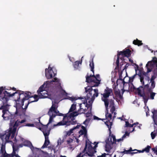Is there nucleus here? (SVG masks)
<instances>
[{"label":"nucleus","instance_id":"052dcab7","mask_svg":"<svg viewBox=\"0 0 157 157\" xmlns=\"http://www.w3.org/2000/svg\"><path fill=\"white\" fill-rule=\"evenodd\" d=\"M81 126V125L80 124V125H77L76 127H74L73 128L74 130V129H75L79 128V127H80Z\"/></svg>","mask_w":157,"mask_h":157},{"label":"nucleus","instance_id":"393cba45","mask_svg":"<svg viewBox=\"0 0 157 157\" xmlns=\"http://www.w3.org/2000/svg\"><path fill=\"white\" fill-rule=\"evenodd\" d=\"M23 145L29 147L31 149L34 148L31 143L29 141L26 140L23 142Z\"/></svg>","mask_w":157,"mask_h":157},{"label":"nucleus","instance_id":"4c0bfd02","mask_svg":"<svg viewBox=\"0 0 157 157\" xmlns=\"http://www.w3.org/2000/svg\"><path fill=\"white\" fill-rule=\"evenodd\" d=\"M82 63V60L81 61H77L75 62L74 64V67L75 68H78L80 64H81Z\"/></svg>","mask_w":157,"mask_h":157},{"label":"nucleus","instance_id":"680f3d73","mask_svg":"<svg viewBox=\"0 0 157 157\" xmlns=\"http://www.w3.org/2000/svg\"><path fill=\"white\" fill-rule=\"evenodd\" d=\"M123 94V93L122 95L121 94H119V95H118V96L119 97V99L121 100H122V99H123V96H122Z\"/></svg>","mask_w":157,"mask_h":157},{"label":"nucleus","instance_id":"8fccbe9b","mask_svg":"<svg viewBox=\"0 0 157 157\" xmlns=\"http://www.w3.org/2000/svg\"><path fill=\"white\" fill-rule=\"evenodd\" d=\"M132 124H131L130 123H129V122L128 121H126L125 122V127H132L131 126L132 125Z\"/></svg>","mask_w":157,"mask_h":157},{"label":"nucleus","instance_id":"473e14b6","mask_svg":"<svg viewBox=\"0 0 157 157\" xmlns=\"http://www.w3.org/2000/svg\"><path fill=\"white\" fill-rule=\"evenodd\" d=\"M35 124L36 127L40 130H41L42 127L44 125L41 122H36Z\"/></svg>","mask_w":157,"mask_h":157},{"label":"nucleus","instance_id":"de8ad7c7","mask_svg":"<svg viewBox=\"0 0 157 157\" xmlns=\"http://www.w3.org/2000/svg\"><path fill=\"white\" fill-rule=\"evenodd\" d=\"M90 118H88L86 119L85 121L83 122V124L85 125H87L88 124V123L90 121Z\"/></svg>","mask_w":157,"mask_h":157},{"label":"nucleus","instance_id":"79ce46f5","mask_svg":"<svg viewBox=\"0 0 157 157\" xmlns=\"http://www.w3.org/2000/svg\"><path fill=\"white\" fill-rule=\"evenodd\" d=\"M156 94L155 93L153 92H151L150 93V98L151 99L153 100L154 99V97Z\"/></svg>","mask_w":157,"mask_h":157},{"label":"nucleus","instance_id":"69168bd1","mask_svg":"<svg viewBox=\"0 0 157 157\" xmlns=\"http://www.w3.org/2000/svg\"><path fill=\"white\" fill-rule=\"evenodd\" d=\"M129 65H128V64L127 63L126 65H125V66H124V68L123 69V71L124 70V69H126L127 68V67H128V66Z\"/></svg>","mask_w":157,"mask_h":157},{"label":"nucleus","instance_id":"39448f33","mask_svg":"<svg viewBox=\"0 0 157 157\" xmlns=\"http://www.w3.org/2000/svg\"><path fill=\"white\" fill-rule=\"evenodd\" d=\"M143 88V86H140L138 88H136L135 87L132 83H130V86L129 87V91L133 92L136 94H137L140 96L142 97L144 100V102L146 105L147 101L149 99L148 96H146L145 93L144 92L143 93H141L142 90L141 88Z\"/></svg>","mask_w":157,"mask_h":157},{"label":"nucleus","instance_id":"603ef678","mask_svg":"<svg viewBox=\"0 0 157 157\" xmlns=\"http://www.w3.org/2000/svg\"><path fill=\"white\" fill-rule=\"evenodd\" d=\"M122 71H121L119 74V80L121 81L123 83V81H124V79H123L122 78Z\"/></svg>","mask_w":157,"mask_h":157},{"label":"nucleus","instance_id":"1a4fd4ad","mask_svg":"<svg viewBox=\"0 0 157 157\" xmlns=\"http://www.w3.org/2000/svg\"><path fill=\"white\" fill-rule=\"evenodd\" d=\"M49 86L48 84L46 82H45L44 84L40 87L37 92L39 95L40 98H44L46 97V96L43 95L42 94L43 93H41V92L45 91V88L48 87Z\"/></svg>","mask_w":157,"mask_h":157},{"label":"nucleus","instance_id":"0eeeda50","mask_svg":"<svg viewBox=\"0 0 157 157\" xmlns=\"http://www.w3.org/2000/svg\"><path fill=\"white\" fill-rule=\"evenodd\" d=\"M58 106H56V103H52V105L49 109L48 114L49 116L50 117L48 121V124L51 123L53 121V118L56 117V115L53 114V113H56V110Z\"/></svg>","mask_w":157,"mask_h":157},{"label":"nucleus","instance_id":"4468645a","mask_svg":"<svg viewBox=\"0 0 157 157\" xmlns=\"http://www.w3.org/2000/svg\"><path fill=\"white\" fill-rule=\"evenodd\" d=\"M149 65L151 67H155L156 69H157V58L155 57H154L151 61H148L146 64V67L147 68V73L151 71V70L148 67Z\"/></svg>","mask_w":157,"mask_h":157},{"label":"nucleus","instance_id":"f704fd0d","mask_svg":"<svg viewBox=\"0 0 157 157\" xmlns=\"http://www.w3.org/2000/svg\"><path fill=\"white\" fill-rule=\"evenodd\" d=\"M60 93L63 96H65L66 97L64 98V99H65V98H67L69 97L67 96L68 94L65 91V90H63V89H62L60 90Z\"/></svg>","mask_w":157,"mask_h":157},{"label":"nucleus","instance_id":"5701e85b","mask_svg":"<svg viewBox=\"0 0 157 157\" xmlns=\"http://www.w3.org/2000/svg\"><path fill=\"white\" fill-rule=\"evenodd\" d=\"M109 107L111 108L110 110V112L111 113L113 114L115 110L114 101L112 99H110L109 100Z\"/></svg>","mask_w":157,"mask_h":157},{"label":"nucleus","instance_id":"423d86ee","mask_svg":"<svg viewBox=\"0 0 157 157\" xmlns=\"http://www.w3.org/2000/svg\"><path fill=\"white\" fill-rule=\"evenodd\" d=\"M112 92V90L111 89H109L108 87H106L104 90V92L103 94H101L103 96L101 97V100L104 102L106 109H109L108 107L109 100L108 98L109 96L111 93Z\"/></svg>","mask_w":157,"mask_h":157},{"label":"nucleus","instance_id":"cd10ccee","mask_svg":"<svg viewBox=\"0 0 157 157\" xmlns=\"http://www.w3.org/2000/svg\"><path fill=\"white\" fill-rule=\"evenodd\" d=\"M87 142H86L85 144V147L83 149V150L82 151V152L81 153H80L76 157H83L84 156H85L84 154L83 155H82L81 156V155L82 154H83L84 153H85V152H86V149L87 148Z\"/></svg>","mask_w":157,"mask_h":157},{"label":"nucleus","instance_id":"7c9ffc66","mask_svg":"<svg viewBox=\"0 0 157 157\" xmlns=\"http://www.w3.org/2000/svg\"><path fill=\"white\" fill-rule=\"evenodd\" d=\"M90 66L91 68L90 71H92L94 73V64L93 62V58L91 59V60L90 61Z\"/></svg>","mask_w":157,"mask_h":157},{"label":"nucleus","instance_id":"338daca9","mask_svg":"<svg viewBox=\"0 0 157 157\" xmlns=\"http://www.w3.org/2000/svg\"><path fill=\"white\" fill-rule=\"evenodd\" d=\"M94 120H100L101 119L96 116H94Z\"/></svg>","mask_w":157,"mask_h":157},{"label":"nucleus","instance_id":"6e6d98bb","mask_svg":"<svg viewBox=\"0 0 157 157\" xmlns=\"http://www.w3.org/2000/svg\"><path fill=\"white\" fill-rule=\"evenodd\" d=\"M39 98H38H38H34V100L33 101H30V102H31L32 103L33 102H36L38 100Z\"/></svg>","mask_w":157,"mask_h":157},{"label":"nucleus","instance_id":"49530a36","mask_svg":"<svg viewBox=\"0 0 157 157\" xmlns=\"http://www.w3.org/2000/svg\"><path fill=\"white\" fill-rule=\"evenodd\" d=\"M151 150L157 155V146H156L155 147L152 148Z\"/></svg>","mask_w":157,"mask_h":157},{"label":"nucleus","instance_id":"dca6fc26","mask_svg":"<svg viewBox=\"0 0 157 157\" xmlns=\"http://www.w3.org/2000/svg\"><path fill=\"white\" fill-rule=\"evenodd\" d=\"M131 50L128 48H126L122 51L118 52V55H121L128 58L131 54Z\"/></svg>","mask_w":157,"mask_h":157},{"label":"nucleus","instance_id":"7ed1b4c3","mask_svg":"<svg viewBox=\"0 0 157 157\" xmlns=\"http://www.w3.org/2000/svg\"><path fill=\"white\" fill-rule=\"evenodd\" d=\"M93 75H90L89 76L88 74L86 76V82L89 83H92V86L90 87L88 86L85 87L86 92V93L88 92V94L90 96H91V93L93 90L92 87H96L98 86L100 83L101 79H97L95 76L94 75V73Z\"/></svg>","mask_w":157,"mask_h":157},{"label":"nucleus","instance_id":"4be33fe9","mask_svg":"<svg viewBox=\"0 0 157 157\" xmlns=\"http://www.w3.org/2000/svg\"><path fill=\"white\" fill-rule=\"evenodd\" d=\"M123 89L122 90L123 94L125 91L127 92H129V87L130 86V84L128 82H126L123 81Z\"/></svg>","mask_w":157,"mask_h":157},{"label":"nucleus","instance_id":"412c9836","mask_svg":"<svg viewBox=\"0 0 157 157\" xmlns=\"http://www.w3.org/2000/svg\"><path fill=\"white\" fill-rule=\"evenodd\" d=\"M31 103V102H30V101L29 100L27 104L25 105V108L24 109L23 108V109H24V110H25V111H26V109H27L28 107V106ZM18 111H17V113H16V112H15V115H14L13 116V115H12L11 116V118H12V117H13V116L14 117H15L16 116V115H17L18 114V115L20 116H22V115H25V114H22L21 115H20L19 114V113H22V111L21 110V109H19V107H18Z\"/></svg>","mask_w":157,"mask_h":157},{"label":"nucleus","instance_id":"c756f323","mask_svg":"<svg viewBox=\"0 0 157 157\" xmlns=\"http://www.w3.org/2000/svg\"><path fill=\"white\" fill-rule=\"evenodd\" d=\"M133 44L135 45H137L138 46L142 45L143 44L142 41L139 40L137 39L133 41Z\"/></svg>","mask_w":157,"mask_h":157},{"label":"nucleus","instance_id":"f03ea898","mask_svg":"<svg viewBox=\"0 0 157 157\" xmlns=\"http://www.w3.org/2000/svg\"><path fill=\"white\" fill-rule=\"evenodd\" d=\"M26 121L25 119L21 120L20 121L18 120H17L14 123V124L12 125L11 124L10 125L9 129L6 131L5 134L3 136V137L5 138L6 141L9 142V139H12L14 138L16 140V132L17 127L20 125L21 124L23 123Z\"/></svg>","mask_w":157,"mask_h":157},{"label":"nucleus","instance_id":"3c124183","mask_svg":"<svg viewBox=\"0 0 157 157\" xmlns=\"http://www.w3.org/2000/svg\"><path fill=\"white\" fill-rule=\"evenodd\" d=\"M151 83V88L154 89L155 86V81H151L150 82Z\"/></svg>","mask_w":157,"mask_h":157},{"label":"nucleus","instance_id":"c9c22d12","mask_svg":"<svg viewBox=\"0 0 157 157\" xmlns=\"http://www.w3.org/2000/svg\"><path fill=\"white\" fill-rule=\"evenodd\" d=\"M120 55H118V53L117 54V58L116 61V67L115 69H119V56Z\"/></svg>","mask_w":157,"mask_h":157},{"label":"nucleus","instance_id":"e433bc0d","mask_svg":"<svg viewBox=\"0 0 157 157\" xmlns=\"http://www.w3.org/2000/svg\"><path fill=\"white\" fill-rule=\"evenodd\" d=\"M151 148V146L147 145L146 147L142 150V152L145 151L146 153H148L149 152L150 149Z\"/></svg>","mask_w":157,"mask_h":157},{"label":"nucleus","instance_id":"20e7f679","mask_svg":"<svg viewBox=\"0 0 157 157\" xmlns=\"http://www.w3.org/2000/svg\"><path fill=\"white\" fill-rule=\"evenodd\" d=\"M56 113H53V114L56 116H63V120L61 121L58 122L56 124H54L53 126H63L66 125V127L69 126L71 124L74 125L77 124V121L76 120H74V119H72L71 120H69L70 117H67V114H66L64 116V114L62 113H60L58 110H56Z\"/></svg>","mask_w":157,"mask_h":157},{"label":"nucleus","instance_id":"a18cd8bd","mask_svg":"<svg viewBox=\"0 0 157 157\" xmlns=\"http://www.w3.org/2000/svg\"><path fill=\"white\" fill-rule=\"evenodd\" d=\"M74 130L73 128L70 129L69 131H68L67 133V135L68 136H70L71 134L73 132V131Z\"/></svg>","mask_w":157,"mask_h":157},{"label":"nucleus","instance_id":"6e6552de","mask_svg":"<svg viewBox=\"0 0 157 157\" xmlns=\"http://www.w3.org/2000/svg\"><path fill=\"white\" fill-rule=\"evenodd\" d=\"M85 98H83V97H68L67 98H65V99H67L71 101L73 104H72L69 110V112H73L76 109V105L77 102L75 101L77 100L78 99H85Z\"/></svg>","mask_w":157,"mask_h":157},{"label":"nucleus","instance_id":"774afa93","mask_svg":"<svg viewBox=\"0 0 157 157\" xmlns=\"http://www.w3.org/2000/svg\"><path fill=\"white\" fill-rule=\"evenodd\" d=\"M81 128H82V130H84V131H87V130L86 129V128L84 126H81Z\"/></svg>","mask_w":157,"mask_h":157},{"label":"nucleus","instance_id":"ddd939ff","mask_svg":"<svg viewBox=\"0 0 157 157\" xmlns=\"http://www.w3.org/2000/svg\"><path fill=\"white\" fill-rule=\"evenodd\" d=\"M79 105L80 108L78 110V111L73 112L71 113L70 114V117L74 118V117L77 116L79 114H81L82 113H84L86 111H87V109H84L83 108H82V103H78Z\"/></svg>","mask_w":157,"mask_h":157},{"label":"nucleus","instance_id":"f3484780","mask_svg":"<svg viewBox=\"0 0 157 157\" xmlns=\"http://www.w3.org/2000/svg\"><path fill=\"white\" fill-rule=\"evenodd\" d=\"M87 100L86 98H85V99L83 100L82 103L85 105L86 107L87 108V109L90 108V111H88L86 113V117H91L92 114L91 112V107L90 104H88L87 103Z\"/></svg>","mask_w":157,"mask_h":157},{"label":"nucleus","instance_id":"f257e3e1","mask_svg":"<svg viewBox=\"0 0 157 157\" xmlns=\"http://www.w3.org/2000/svg\"><path fill=\"white\" fill-rule=\"evenodd\" d=\"M17 94H18V96L17 97V99L15 100L16 102V113H17L18 109L19 107V109H21L22 111V113H19L20 115L25 114V110L23 109L22 106L24 105V102L25 101L28 100L32 97L31 96V95L32 94L29 91L24 92L17 90L14 93L11 94L10 92H8L7 91L5 90L3 92V95L4 96L1 98L3 105L0 108V109H3L2 111L3 114L2 117L5 120L6 119L7 117H8L7 116V113L8 111L7 102L10 97L13 96Z\"/></svg>","mask_w":157,"mask_h":157},{"label":"nucleus","instance_id":"a19ab883","mask_svg":"<svg viewBox=\"0 0 157 157\" xmlns=\"http://www.w3.org/2000/svg\"><path fill=\"white\" fill-rule=\"evenodd\" d=\"M109 137H111V138H112L113 141H112V143L113 144L114 143H116V142H117V140L116 139L115 136H114L113 135H112L111 137L110 136H109Z\"/></svg>","mask_w":157,"mask_h":157},{"label":"nucleus","instance_id":"9d476101","mask_svg":"<svg viewBox=\"0 0 157 157\" xmlns=\"http://www.w3.org/2000/svg\"><path fill=\"white\" fill-rule=\"evenodd\" d=\"M107 112L105 113V117L108 120V121H106L105 122V123L107 126L109 130V131L110 135L111 134V126L112 125V122H111V120L112 119V114L111 113H108V109L107 110L106 109Z\"/></svg>","mask_w":157,"mask_h":157},{"label":"nucleus","instance_id":"2f4dec72","mask_svg":"<svg viewBox=\"0 0 157 157\" xmlns=\"http://www.w3.org/2000/svg\"><path fill=\"white\" fill-rule=\"evenodd\" d=\"M155 130L153 132L151 133V135L152 139H154L155 138L156 136L157 135V130H156V126L155 125L154 126Z\"/></svg>","mask_w":157,"mask_h":157},{"label":"nucleus","instance_id":"b1692460","mask_svg":"<svg viewBox=\"0 0 157 157\" xmlns=\"http://www.w3.org/2000/svg\"><path fill=\"white\" fill-rule=\"evenodd\" d=\"M53 82H57L60 85H61L60 80L56 77L54 78L51 81H46V83L48 84L49 86L51 83H52Z\"/></svg>","mask_w":157,"mask_h":157},{"label":"nucleus","instance_id":"a211bd4d","mask_svg":"<svg viewBox=\"0 0 157 157\" xmlns=\"http://www.w3.org/2000/svg\"><path fill=\"white\" fill-rule=\"evenodd\" d=\"M94 94H93V96H92V95L91 96H90L89 95V94H88L89 93L87 92V98L86 99L87 100L89 98H90V97H92L91 98V100L92 101H93L95 99V97H97L98 95V90L97 89H95L94 90ZM92 93V92H91ZM91 95L92 94H91Z\"/></svg>","mask_w":157,"mask_h":157},{"label":"nucleus","instance_id":"5fc2aeb1","mask_svg":"<svg viewBox=\"0 0 157 157\" xmlns=\"http://www.w3.org/2000/svg\"><path fill=\"white\" fill-rule=\"evenodd\" d=\"M142 73V75L143 76L144 75L145 76H147L148 75V73H147V72H144V71H141Z\"/></svg>","mask_w":157,"mask_h":157},{"label":"nucleus","instance_id":"09e8293b","mask_svg":"<svg viewBox=\"0 0 157 157\" xmlns=\"http://www.w3.org/2000/svg\"><path fill=\"white\" fill-rule=\"evenodd\" d=\"M87 131L81 129L79 131V133H81V135H86L87 134Z\"/></svg>","mask_w":157,"mask_h":157},{"label":"nucleus","instance_id":"2eb2a0df","mask_svg":"<svg viewBox=\"0 0 157 157\" xmlns=\"http://www.w3.org/2000/svg\"><path fill=\"white\" fill-rule=\"evenodd\" d=\"M106 145L105 146V151L108 153H110V150L112 148L113 144L112 143L111 137H108L105 140Z\"/></svg>","mask_w":157,"mask_h":157},{"label":"nucleus","instance_id":"bf43d9fd","mask_svg":"<svg viewBox=\"0 0 157 157\" xmlns=\"http://www.w3.org/2000/svg\"><path fill=\"white\" fill-rule=\"evenodd\" d=\"M106 154L105 153L102 154L101 155H99L97 157H106Z\"/></svg>","mask_w":157,"mask_h":157},{"label":"nucleus","instance_id":"864d4df0","mask_svg":"<svg viewBox=\"0 0 157 157\" xmlns=\"http://www.w3.org/2000/svg\"><path fill=\"white\" fill-rule=\"evenodd\" d=\"M94 144H95V146H94V147H93V148H94V149H95V150H96V147H97L98 146V142H94Z\"/></svg>","mask_w":157,"mask_h":157},{"label":"nucleus","instance_id":"f8f14e48","mask_svg":"<svg viewBox=\"0 0 157 157\" xmlns=\"http://www.w3.org/2000/svg\"><path fill=\"white\" fill-rule=\"evenodd\" d=\"M0 154L2 155L0 157H13L14 155L11 154H7L6 151V143H3L2 144L0 150Z\"/></svg>","mask_w":157,"mask_h":157},{"label":"nucleus","instance_id":"c85d7f7f","mask_svg":"<svg viewBox=\"0 0 157 157\" xmlns=\"http://www.w3.org/2000/svg\"><path fill=\"white\" fill-rule=\"evenodd\" d=\"M2 87H3V90L2 91V93H1V94H0V96H1V97H3L4 96V95H3V93H2V92L3 91V90H10L11 89L12 90H13L14 91H16L17 90L14 87H13L12 88H11V87H8V88H6V87H3V86H1L0 87V88Z\"/></svg>","mask_w":157,"mask_h":157},{"label":"nucleus","instance_id":"a878e982","mask_svg":"<svg viewBox=\"0 0 157 157\" xmlns=\"http://www.w3.org/2000/svg\"><path fill=\"white\" fill-rule=\"evenodd\" d=\"M137 75H138L140 77V81L142 84L143 85H144V77L142 75L141 71L140 70L139 73L138 74H137Z\"/></svg>","mask_w":157,"mask_h":157},{"label":"nucleus","instance_id":"bb28decb","mask_svg":"<svg viewBox=\"0 0 157 157\" xmlns=\"http://www.w3.org/2000/svg\"><path fill=\"white\" fill-rule=\"evenodd\" d=\"M18 147H17L15 146L14 145L13 146V151L12 153L14 155L15 157H21L19 156L18 154L16 153V151L18 150Z\"/></svg>","mask_w":157,"mask_h":157},{"label":"nucleus","instance_id":"58836bf2","mask_svg":"<svg viewBox=\"0 0 157 157\" xmlns=\"http://www.w3.org/2000/svg\"><path fill=\"white\" fill-rule=\"evenodd\" d=\"M136 74L132 76L129 77V82H131V83L133 81L134 78H135L136 76L137 75L136 70Z\"/></svg>","mask_w":157,"mask_h":157},{"label":"nucleus","instance_id":"9b49d317","mask_svg":"<svg viewBox=\"0 0 157 157\" xmlns=\"http://www.w3.org/2000/svg\"><path fill=\"white\" fill-rule=\"evenodd\" d=\"M56 75V72H54L52 70V67L50 65L48 69L46 68L45 70V75L47 79H49L55 77Z\"/></svg>","mask_w":157,"mask_h":157},{"label":"nucleus","instance_id":"0e129e2a","mask_svg":"<svg viewBox=\"0 0 157 157\" xmlns=\"http://www.w3.org/2000/svg\"><path fill=\"white\" fill-rule=\"evenodd\" d=\"M31 96L32 97L31 98H33V97L34 98H38V97H39V95H36V94H35L34 96H32L31 94Z\"/></svg>","mask_w":157,"mask_h":157},{"label":"nucleus","instance_id":"c03bdc74","mask_svg":"<svg viewBox=\"0 0 157 157\" xmlns=\"http://www.w3.org/2000/svg\"><path fill=\"white\" fill-rule=\"evenodd\" d=\"M143 86V88H141V89H143V93H144V88H147V89H148L149 87V85L148 84H146L145 85H143L142 86Z\"/></svg>","mask_w":157,"mask_h":157},{"label":"nucleus","instance_id":"6ab92c4d","mask_svg":"<svg viewBox=\"0 0 157 157\" xmlns=\"http://www.w3.org/2000/svg\"><path fill=\"white\" fill-rule=\"evenodd\" d=\"M49 124H48V123L46 125H44L42 127V129L41 131L43 133V134L45 136V134L47 133L48 134V136L49 135L50 132V129H48V125Z\"/></svg>","mask_w":157,"mask_h":157},{"label":"nucleus","instance_id":"ea45409f","mask_svg":"<svg viewBox=\"0 0 157 157\" xmlns=\"http://www.w3.org/2000/svg\"><path fill=\"white\" fill-rule=\"evenodd\" d=\"M24 126H28V127H33L34 126V124H33L28 123L25 124H24L20 126L19 128L22 127Z\"/></svg>","mask_w":157,"mask_h":157},{"label":"nucleus","instance_id":"4d7b16f0","mask_svg":"<svg viewBox=\"0 0 157 157\" xmlns=\"http://www.w3.org/2000/svg\"><path fill=\"white\" fill-rule=\"evenodd\" d=\"M155 77L153 75H152L151 78V79H150V82H151V81H154V79H155Z\"/></svg>","mask_w":157,"mask_h":157},{"label":"nucleus","instance_id":"e2e57ef3","mask_svg":"<svg viewBox=\"0 0 157 157\" xmlns=\"http://www.w3.org/2000/svg\"><path fill=\"white\" fill-rule=\"evenodd\" d=\"M72 141L73 140L71 139H70L67 140V142L68 143H71Z\"/></svg>","mask_w":157,"mask_h":157},{"label":"nucleus","instance_id":"37998d69","mask_svg":"<svg viewBox=\"0 0 157 157\" xmlns=\"http://www.w3.org/2000/svg\"><path fill=\"white\" fill-rule=\"evenodd\" d=\"M114 94L117 96H118V95L121 94V91L119 90H114Z\"/></svg>","mask_w":157,"mask_h":157},{"label":"nucleus","instance_id":"72a5a7b5","mask_svg":"<svg viewBox=\"0 0 157 157\" xmlns=\"http://www.w3.org/2000/svg\"><path fill=\"white\" fill-rule=\"evenodd\" d=\"M132 151L133 150H132V148L130 147L129 150H127L124 149V151H123L120 152V153L123 155L124 154H131V151Z\"/></svg>","mask_w":157,"mask_h":157},{"label":"nucleus","instance_id":"aec40b11","mask_svg":"<svg viewBox=\"0 0 157 157\" xmlns=\"http://www.w3.org/2000/svg\"><path fill=\"white\" fill-rule=\"evenodd\" d=\"M49 134L48 133V134L46 133L45 135V141L44 142V143L42 146L41 147V148L43 149L44 148L47 147V146L49 145V144H50V141L48 139V134Z\"/></svg>","mask_w":157,"mask_h":157},{"label":"nucleus","instance_id":"13d9d810","mask_svg":"<svg viewBox=\"0 0 157 157\" xmlns=\"http://www.w3.org/2000/svg\"><path fill=\"white\" fill-rule=\"evenodd\" d=\"M132 151H134V152H131V154L132 155H133V154H136L138 153V150L135 149L134 150H133Z\"/></svg>","mask_w":157,"mask_h":157}]
</instances>
